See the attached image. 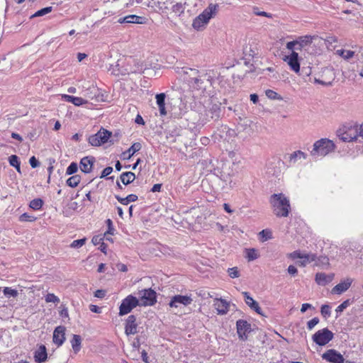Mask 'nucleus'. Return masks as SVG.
Wrapping results in <instances>:
<instances>
[{"label": "nucleus", "mask_w": 363, "mask_h": 363, "mask_svg": "<svg viewBox=\"0 0 363 363\" xmlns=\"http://www.w3.org/2000/svg\"><path fill=\"white\" fill-rule=\"evenodd\" d=\"M218 11V5L216 4H209V5L196 16L192 22V28L197 31L203 30L210 20L214 18Z\"/></svg>", "instance_id": "f257e3e1"}, {"label": "nucleus", "mask_w": 363, "mask_h": 363, "mask_svg": "<svg viewBox=\"0 0 363 363\" xmlns=\"http://www.w3.org/2000/svg\"><path fill=\"white\" fill-rule=\"evenodd\" d=\"M269 202L274 213L278 217H287L291 209L289 200L283 194H274L270 196Z\"/></svg>", "instance_id": "f03ea898"}, {"label": "nucleus", "mask_w": 363, "mask_h": 363, "mask_svg": "<svg viewBox=\"0 0 363 363\" xmlns=\"http://www.w3.org/2000/svg\"><path fill=\"white\" fill-rule=\"evenodd\" d=\"M335 149V145L333 140L328 138H321L314 143L311 154L315 157H325L333 152Z\"/></svg>", "instance_id": "7ed1b4c3"}, {"label": "nucleus", "mask_w": 363, "mask_h": 363, "mask_svg": "<svg viewBox=\"0 0 363 363\" xmlns=\"http://www.w3.org/2000/svg\"><path fill=\"white\" fill-rule=\"evenodd\" d=\"M337 135L344 142H352L358 140L359 132L358 125H350L344 126L337 131Z\"/></svg>", "instance_id": "20e7f679"}, {"label": "nucleus", "mask_w": 363, "mask_h": 363, "mask_svg": "<svg viewBox=\"0 0 363 363\" xmlns=\"http://www.w3.org/2000/svg\"><path fill=\"white\" fill-rule=\"evenodd\" d=\"M185 74L189 75L188 82L191 84L194 88L197 89H204V82L201 79V76L199 73V70L191 68H185L183 70Z\"/></svg>", "instance_id": "39448f33"}, {"label": "nucleus", "mask_w": 363, "mask_h": 363, "mask_svg": "<svg viewBox=\"0 0 363 363\" xmlns=\"http://www.w3.org/2000/svg\"><path fill=\"white\" fill-rule=\"evenodd\" d=\"M139 305L152 306L156 302V293L151 289H146L138 292Z\"/></svg>", "instance_id": "423d86ee"}, {"label": "nucleus", "mask_w": 363, "mask_h": 363, "mask_svg": "<svg viewBox=\"0 0 363 363\" xmlns=\"http://www.w3.org/2000/svg\"><path fill=\"white\" fill-rule=\"evenodd\" d=\"M139 305V300L133 295L125 298L119 307V315L122 316L129 313L134 308Z\"/></svg>", "instance_id": "0eeeda50"}, {"label": "nucleus", "mask_w": 363, "mask_h": 363, "mask_svg": "<svg viewBox=\"0 0 363 363\" xmlns=\"http://www.w3.org/2000/svg\"><path fill=\"white\" fill-rule=\"evenodd\" d=\"M111 135V132L101 128L96 134L92 135L89 138V143L92 146H100L101 145L107 143Z\"/></svg>", "instance_id": "6e6552de"}, {"label": "nucleus", "mask_w": 363, "mask_h": 363, "mask_svg": "<svg viewBox=\"0 0 363 363\" xmlns=\"http://www.w3.org/2000/svg\"><path fill=\"white\" fill-rule=\"evenodd\" d=\"M312 338L317 345L323 346L333 338V333L328 328H323L318 330Z\"/></svg>", "instance_id": "1a4fd4ad"}, {"label": "nucleus", "mask_w": 363, "mask_h": 363, "mask_svg": "<svg viewBox=\"0 0 363 363\" xmlns=\"http://www.w3.org/2000/svg\"><path fill=\"white\" fill-rule=\"evenodd\" d=\"M174 0H147L144 4L153 9L155 11L166 13Z\"/></svg>", "instance_id": "9d476101"}, {"label": "nucleus", "mask_w": 363, "mask_h": 363, "mask_svg": "<svg viewBox=\"0 0 363 363\" xmlns=\"http://www.w3.org/2000/svg\"><path fill=\"white\" fill-rule=\"evenodd\" d=\"M193 302L191 295H175L171 297L169 306L170 308H177L182 306H188Z\"/></svg>", "instance_id": "9b49d317"}, {"label": "nucleus", "mask_w": 363, "mask_h": 363, "mask_svg": "<svg viewBox=\"0 0 363 363\" xmlns=\"http://www.w3.org/2000/svg\"><path fill=\"white\" fill-rule=\"evenodd\" d=\"M283 61L286 62L289 69L297 74L300 73V61L298 53L296 52H291L282 58Z\"/></svg>", "instance_id": "f8f14e48"}, {"label": "nucleus", "mask_w": 363, "mask_h": 363, "mask_svg": "<svg viewBox=\"0 0 363 363\" xmlns=\"http://www.w3.org/2000/svg\"><path fill=\"white\" fill-rule=\"evenodd\" d=\"M82 90L83 95L89 99H95V101L97 102L102 100L101 98L103 96L100 94L99 89L94 84H83L82 86Z\"/></svg>", "instance_id": "ddd939ff"}, {"label": "nucleus", "mask_w": 363, "mask_h": 363, "mask_svg": "<svg viewBox=\"0 0 363 363\" xmlns=\"http://www.w3.org/2000/svg\"><path fill=\"white\" fill-rule=\"evenodd\" d=\"M322 358L330 363H344L343 356L337 350L330 349L322 354Z\"/></svg>", "instance_id": "4468645a"}, {"label": "nucleus", "mask_w": 363, "mask_h": 363, "mask_svg": "<svg viewBox=\"0 0 363 363\" xmlns=\"http://www.w3.org/2000/svg\"><path fill=\"white\" fill-rule=\"evenodd\" d=\"M353 281L354 279L351 277L345 278L331 289V294L337 295L343 294L350 289V287L352 286Z\"/></svg>", "instance_id": "2eb2a0df"}, {"label": "nucleus", "mask_w": 363, "mask_h": 363, "mask_svg": "<svg viewBox=\"0 0 363 363\" xmlns=\"http://www.w3.org/2000/svg\"><path fill=\"white\" fill-rule=\"evenodd\" d=\"M231 304L223 298H215L213 301V307L218 315H225L230 311Z\"/></svg>", "instance_id": "dca6fc26"}, {"label": "nucleus", "mask_w": 363, "mask_h": 363, "mask_svg": "<svg viewBox=\"0 0 363 363\" xmlns=\"http://www.w3.org/2000/svg\"><path fill=\"white\" fill-rule=\"evenodd\" d=\"M236 327L239 337L242 340H245L247 339L246 334L251 330V325L246 320H238L236 323Z\"/></svg>", "instance_id": "f3484780"}, {"label": "nucleus", "mask_w": 363, "mask_h": 363, "mask_svg": "<svg viewBox=\"0 0 363 363\" xmlns=\"http://www.w3.org/2000/svg\"><path fill=\"white\" fill-rule=\"evenodd\" d=\"M138 333V323H136V317L130 315L128 317L125 323V333L127 335H135Z\"/></svg>", "instance_id": "a211bd4d"}, {"label": "nucleus", "mask_w": 363, "mask_h": 363, "mask_svg": "<svg viewBox=\"0 0 363 363\" xmlns=\"http://www.w3.org/2000/svg\"><path fill=\"white\" fill-rule=\"evenodd\" d=\"M118 22L119 23L145 24L147 22V18L137 15H128L125 17L120 18L118 20Z\"/></svg>", "instance_id": "6ab92c4d"}, {"label": "nucleus", "mask_w": 363, "mask_h": 363, "mask_svg": "<svg viewBox=\"0 0 363 363\" xmlns=\"http://www.w3.org/2000/svg\"><path fill=\"white\" fill-rule=\"evenodd\" d=\"M95 158L91 156H87L82 158L79 163V168L82 172L88 174L92 171Z\"/></svg>", "instance_id": "aec40b11"}, {"label": "nucleus", "mask_w": 363, "mask_h": 363, "mask_svg": "<svg viewBox=\"0 0 363 363\" xmlns=\"http://www.w3.org/2000/svg\"><path fill=\"white\" fill-rule=\"evenodd\" d=\"M65 340V328L64 326L57 327L53 333V342L57 346H60Z\"/></svg>", "instance_id": "412c9836"}, {"label": "nucleus", "mask_w": 363, "mask_h": 363, "mask_svg": "<svg viewBox=\"0 0 363 363\" xmlns=\"http://www.w3.org/2000/svg\"><path fill=\"white\" fill-rule=\"evenodd\" d=\"M220 108L218 105L213 104L206 111V120H218L220 118Z\"/></svg>", "instance_id": "4be33fe9"}, {"label": "nucleus", "mask_w": 363, "mask_h": 363, "mask_svg": "<svg viewBox=\"0 0 363 363\" xmlns=\"http://www.w3.org/2000/svg\"><path fill=\"white\" fill-rule=\"evenodd\" d=\"M48 358L47 350L45 345H41L36 350L34 359L36 362L41 363L46 361Z\"/></svg>", "instance_id": "5701e85b"}, {"label": "nucleus", "mask_w": 363, "mask_h": 363, "mask_svg": "<svg viewBox=\"0 0 363 363\" xmlns=\"http://www.w3.org/2000/svg\"><path fill=\"white\" fill-rule=\"evenodd\" d=\"M242 294L245 297L246 304L255 311L258 314H262V310L259 306L258 303L250 296L249 293L244 291Z\"/></svg>", "instance_id": "b1692460"}, {"label": "nucleus", "mask_w": 363, "mask_h": 363, "mask_svg": "<svg viewBox=\"0 0 363 363\" xmlns=\"http://www.w3.org/2000/svg\"><path fill=\"white\" fill-rule=\"evenodd\" d=\"M334 277L333 274H326L323 272L317 273L315 274V281L318 285L325 286L330 283Z\"/></svg>", "instance_id": "393cba45"}, {"label": "nucleus", "mask_w": 363, "mask_h": 363, "mask_svg": "<svg viewBox=\"0 0 363 363\" xmlns=\"http://www.w3.org/2000/svg\"><path fill=\"white\" fill-rule=\"evenodd\" d=\"M62 99L67 101L73 104L74 105L77 106H80L82 105L87 104V100L82 98V97H77L74 96H70L67 94H62Z\"/></svg>", "instance_id": "a878e982"}, {"label": "nucleus", "mask_w": 363, "mask_h": 363, "mask_svg": "<svg viewBox=\"0 0 363 363\" xmlns=\"http://www.w3.org/2000/svg\"><path fill=\"white\" fill-rule=\"evenodd\" d=\"M165 97L166 95L164 93L157 94L155 96L156 102L159 107L160 113L161 116H165L167 114V111L165 109Z\"/></svg>", "instance_id": "bb28decb"}, {"label": "nucleus", "mask_w": 363, "mask_h": 363, "mask_svg": "<svg viewBox=\"0 0 363 363\" xmlns=\"http://www.w3.org/2000/svg\"><path fill=\"white\" fill-rule=\"evenodd\" d=\"M313 38V37L311 35H305L296 40L295 43L297 45V50H301L305 46L309 45L312 42Z\"/></svg>", "instance_id": "cd10ccee"}, {"label": "nucleus", "mask_w": 363, "mask_h": 363, "mask_svg": "<svg viewBox=\"0 0 363 363\" xmlns=\"http://www.w3.org/2000/svg\"><path fill=\"white\" fill-rule=\"evenodd\" d=\"M315 262L318 265L317 257L314 254H305L302 259L297 262L299 266L305 267L308 264Z\"/></svg>", "instance_id": "c85d7f7f"}, {"label": "nucleus", "mask_w": 363, "mask_h": 363, "mask_svg": "<svg viewBox=\"0 0 363 363\" xmlns=\"http://www.w3.org/2000/svg\"><path fill=\"white\" fill-rule=\"evenodd\" d=\"M306 158V155L303 152L297 150L289 155V162L290 164H296V162L303 160Z\"/></svg>", "instance_id": "c756f323"}, {"label": "nucleus", "mask_w": 363, "mask_h": 363, "mask_svg": "<svg viewBox=\"0 0 363 363\" xmlns=\"http://www.w3.org/2000/svg\"><path fill=\"white\" fill-rule=\"evenodd\" d=\"M141 147L142 145L140 143H133L126 152H123L124 157L130 159L135 152L141 149Z\"/></svg>", "instance_id": "7c9ffc66"}, {"label": "nucleus", "mask_w": 363, "mask_h": 363, "mask_svg": "<svg viewBox=\"0 0 363 363\" xmlns=\"http://www.w3.org/2000/svg\"><path fill=\"white\" fill-rule=\"evenodd\" d=\"M120 179L123 184L128 185L135 180V175L133 172H126L121 174Z\"/></svg>", "instance_id": "2f4dec72"}, {"label": "nucleus", "mask_w": 363, "mask_h": 363, "mask_svg": "<svg viewBox=\"0 0 363 363\" xmlns=\"http://www.w3.org/2000/svg\"><path fill=\"white\" fill-rule=\"evenodd\" d=\"M116 199L123 205H128L130 202H133L138 200V196L135 194H129L125 198H122L119 196H116Z\"/></svg>", "instance_id": "473e14b6"}, {"label": "nucleus", "mask_w": 363, "mask_h": 363, "mask_svg": "<svg viewBox=\"0 0 363 363\" xmlns=\"http://www.w3.org/2000/svg\"><path fill=\"white\" fill-rule=\"evenodd\" d=\"M82 338L78 335H74L71 340L72 347L75 353H77L81 349Z\"/></svg>", "instance_id": "72a5a7b5"}, {"label": "nucleus", "mask_w": 363, "mask_h": 363, "mask_svg": "<svg viewBox=\"0 0 363 363\" xmlns=\"http://www.w3.org/2000/svg\"><path fill=\"white\" fill-rule=\"evenodd\" d=\"M245 257L248 261H253L259 257V254L257 250L254 248L245 250Z\"/></svg>", "instance_id": "f704fd0d"}, {"label": "nucleus", "mask_w": 363, "mask_h": 363, "mask_svg": "<svg viewBox=\"0 0 363 363\" xmlns=\"http://www.w3.org/2000/svg\"><path fill=\"white\" fill-rule=\"evenodd\" d=\"M81 181V177L78 174L70 177L66 182L67 184L70 187H76Z\"/></svg>", "instance_id": "c9c22d12"}, {"label": "nucleus", "mask_w": 363, "mask_h": 363, "mask_svg": "<svg viewBox=\"0 0 363 363\" xmlns=\"http://www.w3.org/2000/svg\"><path fill=\"white\" fill-rule=\"evenodd\" d=\"M9 162L11 166L16 168L18 172L21 173V167H20V162L18 160V157L13 155L9 157Z\"/></svg>", "instance_id": "e433bc0d"}, {"label": "nucleus", "mask_w": 363, "mask_h": 363, "mask_svg": "<svg viewBox=\"0 0 363 363\" xmlns=\"http://www.w3.org/2000/svg\"><path fill=\"white\" fill-rule=\"evenodd\" d=\"M259 236L262 242H265L272 238V233L269 229H264L259 232Z\"/></svg>", "instance_id": "4c0bfd02"}, {"label": "nucleus", "mask_w": 363, "mask_h": 363, "mask_svg": "<svg viewBox=\"0 0 363 363\" xmlns=\"http://www.w3.org/2000/svg\"><path fill=\"white\" fill-rule=\"evenodd\" d=\"M146 67L141 62H135L134 66L130 68L129 72L131 73H141L145 70Z\"/></svg>", "instance_id": "58836bf2"}, {"label": "nucleus", "mask_w": 363, "mask_h": 363, "mask_svg": "<svg viewBox=\"0 0 363 363\" xmlns=\"http://www.w3.org/2000/svg\"><path fill=\"white\" fill-rule=\"evenodd\" d=\"M171 6L172 12L174 13L176 16H180L184 11V7L182 3L172 4Z\"/></svg>", "instance_id": "ea45409f"}, {"label": "nucleus", "mask_w": 363, "mask_h": 363, "mask_svg": "<svg viewBox=\"0 0 363 363\" xmlns=\"http://www.w3.org/2000/svg\"><path fill=\"white\" fill-rule=\"evenodd\" d=\"M337 53L346 60L352 58L354 55V52L353 51L345 50H337Z\"/></svg>", "instance_id": "a19ab883"}, {"label": "nucleus", "mask_w": 363, "mask_h": 363, "mask_svg": "<svg viewBox=\"0 0 363 363\" xmlns=\"http://www.w3.org/2000/svg\"><path fill=\"white\" fill-rule=\"evenodd\" d=\"M3 293L8 298L16 297L18 294L17 290L13 289L10 287H5L3 290Z\"/></svg>", "instance_id": "79ce46f5"}, {"label": "nucleus", "mask_w": 363, "mask_h": 363, "mask_svg": "<svg viewBox=\"0 0 363 363\" xmlns=\"http://www.w3.org/2000/svg\"><path fill=\"white\" fill-rule=\"evenodd\" d=\"M43 201L40 199H35L30 202L29 206L33 210H38L43 206Z\"/></svg>", "instance_id": "37998d69"}, {"label": "nucleus", "mask_w": 363, "mask_h": 363, "mask_svg": "<svg viewBox=\"0 0 363 363\" xmlns=\"http://www.w3.org/2000/svg\"><path fill=\"white\" fill-rule=\"evenodd\" d=\"M45 300L47 303H60V298L55 296L54 294H48L45 296Z\"/></svg>", "instance_id": "c03bdc74"}, {"label": "nucleus", "mask_w": 363, "mask_h": 363, "mask_svg": "<svg viewBox=\"0 0 363 363\" xmlns=\"http://www.w3.org/2000/svg\"><path fill=\"white\" fill-rule=\"evenodd\" d=\"M78 170V165L75 162H72L66 169V174L71 175L76 173Z\"/></svg>", "instance_id": "a18cd8bd"}, {"label": "nucleus", "mask_w": 363, "mask_h": 363, "mask_svg": "<svg viewBox=\"0 0 363 363\" xmlns=\"http://www.w3.org/2000/svg\"><path fill=\"white\" fill-rule=\"evenodd\" d=\"M51 11H52V7L51 6L45 7V8H43V9L38 11L37 12H35L32 16V17L43 16L44 15H46V14L49 13Z\"/></svg>", "instance_id": "49530a36"}, {"label": "nucleus", "mask_w": 363, "mask_h": 363, "mask_svg": "<svg viewBox=\"0 0 363 363\" xmlns=\"http://www.w3.org/2000/svg\"><path fill=\"white\" fill-rule=\"evenodd\" d=\"M86 240V238L75 240L71 243L70 247L72 248L81 247L85 244Z\"/></svg>", "instance_id": "de8ad7c7"}, {"label": "nucleus", "mask_w": 363, "mask_h": 363, "mask_svg": "<svg viewBox=\"0 0 363 363\" xmlns=\"http://www.w3.org/2000/svg\"><path fill=\"white\" fill-rule=\"evenodd\" d=\"M266 96L271 99H281V97L275 91L271 89H267L265 91Z\"/></svg>", "instance_id": "09e8293b"}, {"label": "nucleus", "mask_w": 363, "mask_h": 363, "mask_svg": "<svg viewBox=\"0 0 363 363\" xmlns=\"http://www.w3.org/2000/svg\"><path fill=\"white\" fill-rule=\"evenodd\" d=\"M35 219H36L35 217L30 216L29 214H28L26 213H23L19 218V220L21 222H26V221L32 222V221L35 220Z\"/></svg>", "instance_id": "8fccbe9b"}, {"label": "nucleus", "mask_w": 363, "mask_h": 363, "mask_svg": "<svg viewBox=\"0 0 363 363\" xmlns=\"http://www.w3.org/2000/svg\"><path fill=\"white\" fill-rule=\"evenodd\" d=\"M320 312L324 317L330 316L331 313L330 307L328 305H323L321 306Z\"/></svg>", "instance_id": "3c124183"}, {"label": "nucleus", "mask_w": 363, "mask_h": 363, "mask_svg": "<svg viewBox=\"0 0 363 363\" xmlns=\"http://www.w3.org/2000/svg\"><path fill=\"white\" fill-rule=\"evenodd\" d=\"M228 274L231 278H238L240 276L239 271L237 267L228 269Z\"/></svg>", "instance_id": "603ef678"}, {"label": "nucleus", "mask_w": 363, "mask_h": 363, "mask_svg": "<svg viewBox=\"0 0 363 363\" xmlns=\"http://www.w3.org/2000/svg\"><path fill=\"white\" fill-rule=\"evenodd\" d=\"M319 323L318 318H313L307 323V328L308 330H312Z\"/></svg>", "instance_id": "864d4df0"}, {"label": "nucleus", "mask_w": 363, "mask_h": 363, "mask_svg": "<svg viewBox=\"0 0 363 363\" xmlns=\"http://www.w3.org/2000/svg\"><path fill=\"white\" fill-rule=\"evenodd\" d=\"M286 49L291 51V52H296L297 50V45H296L295 40L288 42L286 45Z\"/></svg>", "instance_id": "5fc2aeb1"}, {"label": "nucleus", "mask_w": 363, "mask_h": 363, "mask_svg": "<svg viewBox=\"0 0 363 363\" xmlns=\"http://www.w3.org/2000/svg\"><path fill=\"white\" fill-rule=\"evenodd\" d=\"M350 304L349 300H346L343 301L340 305H339L337 308V312H342Z\"/></svg>", "instance_id": "6e6d98bb"}, {"label": "nucleus", "mask_w": 363, "mask_h": 363, "mask_svg": "<svg viewBox=\"0 0 363 363\" xmlns=\"http://www.w3.org/2000/svg\"><path fill=\"white\" fill-rule=\"evenodd\" d=\"M104 237L101 235L94 236L91 242L94 245H101L103 242Z\"/></svg>", "instance_id": "4d7b16f0"}, {"label": "nucleus", "mask_w": 363, "mask_h": 363, "mask_svg": "<svg viewBox=\"0 0 363 363\" xmlns=\"http://www.w3.org/2000/svg\"><path fill=\"white\" fill-rule=\"evenodd\" d=\"M106 223L108 224V230L104 233V237L107 234L113 235V230H114V228L112 226V221L110 219H108L106 220Z\"/></svg>", "instance_id": "13d9d810"}, {"label": "nucleus", "mask_w": 363, "mask_h": 363, "mask_svg": "<svg viewBox=\"0 0 363 363\" xmlns=\"http://www.w3.org/2000/svg\"><path fill=\"white\" fill-rule=\"evenodd\" d=\"M113 172V167H106L101 173V178L106 177L108 176L111 172Z\"/></svg>", "instance_id": "bf43d9fd"}, {"label": "nucleus", "mask_w": 363, "mask_h": 363, "mask_svg": "<svg viewBox=\"0 0 363 363\" xmlns=\"http://www.w3.org/2000/svg\"><path fill=\"white\" fill-rule=\"evenodd\" d=\"M29 163L33 168H35L40 165L39 162L34 156L30 158Z\"/></svg>", "instance_id": "052dcab7"}, {"label": "nucleus", "mask_w": 363, "mask_h": 363, "mask_svg": "<svg viewBox=\"0 0 363 363\" xmlns=\"http://www.w3.org/2000/svg\"><path fill=\"white\" fill-rule=\"evenodd\" d=\"M106 296V291L104 290H96L94 293V296L99 298H103Z\"/></svg>", "instance_id": "680f3d73"}, {"label": "nucleus", "mask_w": 363, "mask_h": 363, "mask_svg": "<svg viewBox=\"0 0 363 363\" xmlns=\"http://www.w3.org/2000/svg\"><path fill=\"white\" fill-rule=\"evenodd\" d=\"M89 309L93 313H100L101 312V308L96 305H90Z\"/></svg>", "instance_id": "e2e57ef3"}, {"label": "nucleus", "mask_w": 363, "mask_h": 363, "mask_svg": "<svg viewBox=\"0 0 363 363\" xmlns=\"http://www.w3.org/2000/svg\"><path fill=\"white\" fill-rule=\"evenodd\" d=\"M288 272L294 276L297 274V269L294 265H289L287 269Z\"/></svg>", "instance_id": "0e129e2a"}, {"label": "nucleus", "mask_w": 363, "mask_h": 363, "mask_svg": "<svg viewBox=\"0 0 363 363\" xmlns=\"http://www.w3.org/2000/svg\"><path fill=\"white\" fill-rule=\"evenodd\" d=\"M313 308V306H312V305H311V304H310V303H303V304H302V306H301V312L302 313H305L308 309H309V308Z\"/></svg>", "instance_id": "69168bd1"}, {"label": "nucleus", "mask_w": 363, "mask_h": 363, "mask_svg": "<svg viewBox=\"0 0 363 363\" xmlns=\"http://www.w3.org/2000/svg\"><path fill=\"white\" fill-rule=\"evenodd\" d=\"M304 255L305 254H303L298 251H295L291 254V257L293 258H298L300 259H302Z\"/></svg>", "instance_id": "338daca9"}, {"label": "nucleus", "mask_w": 363, "mask_h": 363, "mask_svg": "<svg viewBox=\"0 0 363 363\" xmlns=\"http://www.w3.org/2000/svg\"><path fill=\"white\" fill-rule=\"evenodd\" d=\"M250 97L253 104H256L258 102L259 97L257 94H250Z\"/></svg>", "instance_id": "774afa93"}]
</instances>
